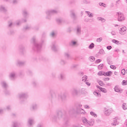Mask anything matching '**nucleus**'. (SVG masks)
Returning <instances> with one entry per match:
<instances>
[{"mask_svg": "<svg viewBox=\"0 0 127 127\" xmlns=\"http://www.w3.org/2000/svg\"><path fill=\"white\" fill-rule=\"evenodd\" d=\"M63 118V113L61 111H58L55 115L52 116V120L53 122H57L58 120H60Z\"/></svg>", "mask_w": 127, "mask_h": 127, "instance_id": "nucleus-1", "label": "nucleus"}, {"mask_svg": "<svg viewBox=\"0 0 127 127\" xmlns=\"http://www.w3.org/2000/svg\"><path fill=\"white\" fill-rule=\"evenodd\" d=\"M36 39L35 37H33L32 39V42L34 43L35 48H34V50L36 51H39L41 49V45H39L35 42Z\"/></svg>", "mask_w": 127, "mask_h": 127, "instance_id": "nucleus-2", "label": "nucleus"}, {"mask_svg": "<svg viewBox=\"0 0 127 127\" xmlns=\"http://www.w3.org/2000/svg\"><path fill=\"white\" fill-rule=\"evenodd\" d=\"M83 123L87 127H89V126H94V124L95 123L94 122V119H91V120L88 121V120H87V119H84L83 120Z\"/></svg>", "mask_w": 127, "mask_h": 127, "instance_id": "nucleus-3", "label": "nucleus"}, {"mask_svg": "<svg viewBox=\"0 0 127 127\" xmlns=\"http://www.w3.org/2000/svg\"><path fill=\"white\" fill-rule=\"evenodd\" d=\"M104 110V113L105 116H110L113 113V109H108V108L105 107Z\"/></svg>", "mask_w": 127, "mask_h": 127, "instance_id": "nucleus-4", "label": "nucleus"}, {"mask_svg": "<svg viewBox=\"0 0 127 127\" xmlns=\"http://www.w3.org/2000/svg\"><path fill=\"white\" fill-rule=\"evenodd\" d=\"M117 14L118 15V21H123L126 19L124 16V14L119 12H117Z\"/></svg>", "mask_w": 127, "mask_h": 127, "instance_id": "nucleus-5", "label": "nucleus"}, {"mask_svg": "<svg viewBox=\"0 0 127 127\" xmlns=\"http://www.w3.org/2000/svg\"><path fill=\"white\" fill-rule=\"evenodd\" d=\"M71 94L72 96L73 97H75V96H78V94H79V91H78V90L75 88H73L71 90Z\"/></svg>", "mask_w": 127, "mask_h": 127, "instance_id": "nucleus-6", "label": "nucleus"}, {"mask_svg": "<svg viewBox=\"0 0 127 127\" xmlns=\"http://www.w3.org/2000/svg\"><path fill=\"white\" fill-rule=\"evenodd\" d=\"M51 47L52 50L54 51V52H57V51H58L59 50L58 47H57V45H56V43L55 42H54L52 44Z\"/></svg>", "mask_w": 127, "mask_h": 127, "instance_id": "nucleus-7", "label": "nucleus"}, {"mask_svg": "<svg viewBox=\"0 0 127 127\" xmlns=\"http://www.w3.org/2000/svg\"><path fill=\"white\" fill-rule=\"evenodd\" d=\"M58 99L61 101H64L66 99V95L64 93H60L58 95Z\"/></svg>", "mask_w": 127, "mask_h": 127, "instance_id": "nucleus-8", "label": "nucleus"}, {"mask_svg": "<svg viewBox=\"0 0 127 127\" xmlns=\"http://www.w3.org/2000/svg\"><path fill=\"white\" fill-rule=\"evenodd\" d=\"M27 97H28V95H27V93H22L19 95V99H26V98H27Z\"/></svg>", "mask_w": 127, "mask_h": 127, "instance_id": "nucleus-9", "label": "nucleus"}, {"mask_svg": "<svg viewBox=\"0 0 127 127\" xmlns=\"http://www.w3.org/2000/svg\"><path fill=\"white\" fill-rule=\"evenodd\" d=\"M55 13H57V11H56V10H49L46 12V14L48 15H52V14Z\"/></svg>", "mask_w": 127, "mask_h": 127, "instance_id": "nucleus-10", "label": "nucleus"}, {"mask_svg": "<svg viewBox=\"0 0 127 127\" xmlns=\"http://www.w3.org/2000/svg\"><path fill=\"white\" fill-rule=\"evenodd\" d=\"M127 32V27H123L121 28L119 31V33L122 35L126 34V32Z\"/></svg>", "mask_w": 127, "mask_h": 127, "instance_id": "nucleus-11", "label": "nucleus"}, {"mask_svg": "<svg viewBox=\"0 0 127 127\" xmlns=\"http://www.w3.org/2000/svg\"><path fill=\"white\" fill-rule=\"evenodd\" d=\"M28 125L30 127L33 126V125H34V119L32 118H29L28 120Z\"/></svg>", "mask_w": 127, "mask_h": 127, "instance_id": "nucleus-12", "label": "nucleus"}, {"mask_svg": "<svg viewBox=\"0 0 127 127\" xmlns=\"http://www.w3.org/2000/svg\"><path fill=\"white\" fill-rule=\"evenodd\" d=\"M1 85L4 89H7L8 88V85L5 81H1Z\"/></svg>", "mask_w": 127, "mask_h": 127, "instance_id": "nucleus-13", "label": "nucleus"}, {"mask_svg": "<svg viewBox=\"0 0 127 127\" xmlns=\"http://www.w3.org/2000/svg\"><path fill=\"white\" fill-rule=\"evenodd\" d=\"M96 87H97V88H98V89H99V90H100V91L101 92H102L103 93H107L108 92V91H107V89H106L105 88H104L103 87H101V86H99V85H97Z\"/></svg>", "mask_w": 127, "mask_h": 127, "instance_id": "nucleus-14", "label": "nucleus"}, {"mask_svg": "<svg viewBox=\"0 0 127 127\" xmlns=\"http://www.w3.org/2000/svg\"><path fill=\"white\" fill-rule=\"evenodd\" d=\"M70 17H71V18H73V19H74V20H76L77 19V16L75 14V12L73 11H71Z\"/></svg>", "mask_w": 127, "mask_h": 127, "instance_id": "nucleus-15", "label": "nucleus"}, {"mask_svg": "<svg viewBox=\"0 0 127 127\" xmlns=\"http://www.w3.org/2000/svg\"><path fill=\"white\" fill-rule=\"evenodd\" d=\"M24 64H25V62L20 61H17L16 63L17 66H23Z\"/></svg>", "mask_w": 127, "mask_h": 127, "instance_id": "nucleus-16", "label": "nucleus"}, {"mask_svg": "<svg viewBox=\"0 0 127 127\" xmlns=\"http://www.w3.org/2000/svg\"><path fill=\"white\" fill-rule=\"evenodd\" d=\"M9 78L10 79V80H13L14 79H15V73H10L9 74Z\"/></svg>", "mask_w": 127, "mask_h": 127, "instance_id": "nucleus-17", "label": "nucleus"}, {"mask_svg": "<svg viewBox=\"0 0 127 127\" xmlns=\"http://www.w3.org/2000/svg\"><path fill=\"white\" fill-rule=\"evenodd\" d=\"M112 126H117V125H119V122H118V119L117 118H115L113 120V123L111 124Z\"/></svg>", "mask_w": 127, "mask_h": 127, "instance_id": "nucleus-18", "label": "nucleus"}, {"mask_svg": "<svg viewBox=\"0 0 127 127\" xmlns=\"http://www.w3.org/2000/svg\"><path fill=\"white\" fill-rule=\"evenodd\" d=\"M70 46H76L77 45V42L76 41L71 40L69 43Z\"/></svg>", "mask_w": 127, "mask_h": 127, "instance_id": "nucleus-19", "label": "nucleus"}, {"mask_svg": "<svg viewBox=\"0 0 127 127\" xmlns=\"http://www.w3.org/2000/svg\"><path fill=\"white\" fill-rule=\"evenodd\" d=\"M114 90L115 92H117V93H122L123 92V90L120 88H119V87H115L114 88Z\"/></svg>", "mask_w": 127, "mask_h": 127, "instance_id": "nucleus-20", "label": "nucleus"}, {"mask_svg": "<svg viewBox=\"0 0 127 127\" xmlns=\"http://www.w3.org/2000/svg\"><path fill=\"white\" fill-rule=\"evenodd\" d=\"M37 109V105L36 104H33L30 108L31 111H34Z\"/></svg>", "mask_w": 127, "mask_h": 127, "instance_id": "nucleus-21", "label": "nucleus"}, {"mask_svg": "<svg viewBox=\"0 0 127 127\" xmlns=\"http://www.w3.org/2000/svg\"><path fill=\"white\" fill-rule=\"evenodd\" d=\"M85 13H87L89 17H93V16H94V14L91 13L90 11H86Z\"/></svg>", "mask_w": 127, "mask_h": 127, "instance_id": "nucleus-22", "label": "nucleus"}, {"mask_svg": "<svg viewBox=\"0 0 127 127\" xmlns=\"http://www.w3.org/2000/svg\"><path fill=\"white\" fill-rule=\"evenodd\" d=\"M50 93L52 98H56V95H57V94L55 93V92L51 91Z\"/></svg>", "mask_w": 127, "mask_h": 127, "instance_id": "nucleus-23", "label": "nucleus"}, {"mask_svg": "<svg viewBox=\"0 0 127 127\" xmlns=\"http://www.w3.org/2000/svg\"><path fill=\"white\" fill-rule=\"evenodd\" d=\"M113 72L111 71H109L106 72H105V77H109L111 75V74H112Z\"/></svg>", "mask_w": 127, "mask_h": 127, "instance_id": "nucleus-24", "label": "nucleus"}, {"mask_svg": "<svg viewBox=\"0 0 127 127\" xmlns=\"http://www.w3.org/2000/svg\"><path fill=\"white\" fill-rule=\"evenodd\" d=\"M0 11H2V12H5L6 11V9L2 6V5H0Z\"/></svg>", "mask_w": 127, "mask_h": 127, "instance_id": "nucleus-25", "label": "nucleus"}, {"mask_svg": "<svg viewBox=\"0 0 127 127\" xmlns=\"http://www.w3.org/2000/svg\"><path fill=\"white\" fill-rule=\"evenodd\" d=\"M65 77V75H64V73H60V75H59V79L60 80H63Z\"/></svg>", "mask_w": 127, "mask_h": 127, "instance_id": "nucleus-26", "label": "nucleus"}, {"mask_svg": "<svg viewBox=\"0 0 127 127\" xmlns=\"http://www.w3.org/2000/svg\"><path fill=\"white\" fill-rule=\"evenodd\" d=\"M69 114H76V110L74 108H71L69 111Z\"/></svg>", "mask_w": 127, "mask_h": 127, "instance_id": "nucleus-27", "label": "nucleus"}, {"mask_svg": "<svg viewBox=\"0 0 127 127\" xmlns=\"http://www.w3.org/2000/svg\"><path fill=\"white\" fill-rule=\"evenodd\" d=\"M19 126H20V124L16 122L13 123V127H19Z\"/></svg>", "mask_w": 127, "mask_h": 127, "instance_id": "nucleus-28", "label": "nucleus"}, {"mask_svg": "<svg viewBox=\"0 0 127 127\" xmlns=\"http://www.w3.org/2000/svg\"><path fill=\"white\" fill-rule=\"evenodd\" d=\"M23 15L24 17H26L27 15H28V13L27 12V11H26V10H23Z\"/></svg>", "mask_w": 127, "mask_h": 127, "instance_id": "nucleus-29", "label": "nucleus"}, {"mask_svg": "<svg viewBox=\"0 0 127 127\" xmlns=\"http://www.w3.org/2000/svg\"><path fill=\"white\" fill-rule=\"evenodd\" d=\"M98 20L101 21L102 22H105L106 21V19L103 17H98L97 18Z\"/></svg>", "mask_w": 127, "mask_h": 127, "instance_id": "nucleus-30", "label": "nucleus"}, {"mask_svg": "<svg viewBox=\"0 0 127 127\" xmlns=\"http://www.w3.org/2000/svg\"><path fill=\"white\" fill-rule=\"evenodd\" d=\"M93 94L96 97H101V94L100 92H97V91H95L93 92Z\"/></svg>", "mask_w": 127, "mask_h": 127, "instance_id": "nucleus-31", "label": "nucleus"}, {"mask_svg": "<svg viewBox=\"0 0 127 127\" xmlns=\"http://www.w3.org/2000/svg\"><path fill=\"white\" fill-rule=\"evenodd\" d=\"M98 76H105V72L100 71L98 73Z\"/></svg>", "mask_w": 127, "mask_h": 127, "instance_id": "nucleus-32", "label": "nucleus"}, {"mask_svg": "<svg viewBox=\"0 0 127 127\" xmlns=\"http://www.w3.org/2000/svg\"><path fill=\"white\" fill-rule=\"evenodd\" d=\"M122 108L124 111H126L127 110V104L124 103L122 105Z\"/></svg>", "mask_w": 127, "mask_h": 127, "instance_id": "nucleus-33", "label": "nucleus"}, {"mask_svg": "<svg viewBox=\"0 0 127 127\" xmlns=\"http://www.w3.org/2000/svg\"><path fill=\"white\" fill-rule=\"evenodd\" d=\"M95 47V44L93 43H92L88 47L89 49H93Z\"/></svg>", "mask_w": 127, "mask_h": 127, "instance_id": "nucleus-34", "label": "nucleus"}, {"mask_svg": "<svg viewBox=\"0 0 127 127\" xmlns=\"http://www.w3.org/2000/svg\"><path fill=\"white\" fill-rule=\"evenodd\" d=\"M88 78V76L86 75H84L82 78V81H83V82H86L87 81V79Z\"/></svg>", "mask_w": 127, "mask_h": 127, "instance_id": "nucleus-35", "label": "nucleus"}, {"mask_svg": "<svg viewBox=\"0 0 127 127\" xmlns=\"http://www.w3.org/2000/svg\"><path fill=\"white\" fill-rule=\"evenodd\" d=\"M102 40H103V38L100 37L97 39L96 42H98V43H100V42H102Z\"/></svg>", "mask_w": 127, "mask_h": 127, "instance_id": "nucleus-36", "label": "nucleus"}, {"mask_svg": "<svg viewBox=\"0 0 127 127\" xmlns=\"http://www.w3.org/2000/svg\"><path fill=\"white\" fill-rule=\"evenodd\" d=\"M99 53H100V54H101L102 55H104L106 54V53H105V51H104L103 49H101L99 51Z\"/></svg>", "mask_w": 127, "mask_h": 127, "instance_id": "nucleus-37", "label": "nucleus"}, {"mask_svg": "<svg viewBox=\"0 0 127 127\" xmlns=\"http://www.w3.org/2000/svg\"><path fill=\"white\" fill-rule=\"evenodd\" d=\"M64 56L66 57V58H71V56H70V54L68 53H65Z\"/></svg>", "mask_w": 127, "mask_h": 127, "instance_id": "nucleus-38", "label": "nucleus"}, {"mask_svg": "<svg viewBox=\"0 0 127 127\" xmlns=\"http://www.w3.org/2000/svg\"><path fill=\"white\" fill-rule=\"evenodd\" d=\"M112 42L113 43H115V44H119L120 43V42L116 39H113Z\"/></svg>", "mask_w": 127, "mask_h": 127, "instance_id": "nucleus-39", "label": "nucleus"}, {"mask_svg": "<svg viewBox=\"0 0 127 127\" xmlns=\"http://www.w3.org/2000/svg\"><path fill=\"white\" fill-rule=\"evenodd\" d=\"M91 116H92L93 117H96L97 118V114H95L93 112H90V113Z\"/></svg>", "mask_w": 127, "mask_h": 127, "instance_id": "nucleus-40", "label": "nucleus"}, {"mask_svg": "<svg viewBox=\"0 0 127 127\" xmlns=\"http://www.w3.org/2000/svg\"><path fill=\"white\" fill-rule=\"evenodd\" d=\"M126 72V69H125V68L121 70V73L122 74V75H125Z\"/></svg>", "mask_w": 127, "mask_h": 127, "instance_id": "nucleus-41", "label": "nucleus"}, {"mask_svg": "<svg viewBox=\"0 0 127 127\" xmlns=\"http://www.w3.org/2000/svg\"><path fill=\"white\" fill-rule=\"evenodd\" d=\"M104 66V64H100L99 66H98V69H99V70H101L102 68H103V66Z\"/></svg>", "mask_w": 127, "mask_h": 127, "instance_id": "nucleus-42", "label": "nucleus"}, {"mask_svg": "<svg viewBox=\"0 0 127 127\" xmlns=\"http://www.w3.org/2000/svg\"><path fill=\"white\" fill-rule=\"evenodd\" d=\"M80 114H81V115H85V112L84 111V110L81 109L80 110Z\"/></svg>", "mask_w": 127, "mask_h": 127, "instance_id": "nucleus-43", "label": "nucleus"}, {"mask_svg": "<svg viewBox=\"0 0 127 127\" xmlns=\"http://www.w3.org/2000/svg\"><path fill=\"white\" fill-rule=\"evenodd\" d=\"M122 85H124V86L127 85V80H123L122 82Z\"/></svg>", "mask_w": 127, "mask_h": 127, "instance_id": "nucleus-44", "label": "nucleus"}, {"mask_svg": "<svg viewBox=\"0 0 127 127\" xmlns=\"http://www.w3.org/2000/svg\"><path fill=\"white\" fill-rule=\"evenodd\" d=\"M62 19H57V22H58V23H62Z\"/></svg>", "mask_w": 127, "mask_h": 127, "instance_id": "nucleus-45", "label": "nucleus"}, {"mask_svg": "<svg viewBox=\"0 0 127 127\" xmlns=\"http://www.w3.org/2000/svg\"><path fill=\"white\" fill-rule=\"evenodd\" d=\"M99 5H100V6H104V7H106V4L104 3L100 2Z\"/></svg>", "mask_w": 127, "mask_h": 127, "instance_id": "nucleus-46", "label": "nucleus"}, {"mask_svg": "<svg viewBox=\"0 0 127 127\" xmlns=\"http://www.w3.org/2000/svg\"><path fill=\"white\" fill-rule=\"evenodd\" d=\"M66 64V62H65V61L62 60L61 61V64H62V65H64V64Z\"/></svg>", "mask_w": 127, "mask_h": 127, "instance_id": "nucleus-47", "label": "nucleus"}, {"mask_svg": "<svg viewBox=\"0 0 127 127\" xmlns=\"http://www.w3.org/2000/svg\"><path fill=\"white\" fill-rule=\"evenodd\" d=\"M77 33L79 34L81 33V28H77Z\"/></svg>", "mask_w": 127, "mask_h": 127, "instance_id": "nucleus-48", "label": "nucleus"}, {"mask_svg": "<svg viewBox=\"0 0 127 127\" xmlns=\"http://www.w3.org/2000/svg\"><path fill=\"white\" fill-rule=\"evenodd\" d=\"M110 68H111V69H113V70H115V69H117V67H116V66L115 65H110Z\"/></svg>", "mask_w": 127, "mask_h": 127, "instance_id": "nucleus-49", "label": "nucleus"}, {"mask_svg": "<svg viewBox=\"0 0 127 127\" xmlns=\"http://www.w3.org/2000/svg\"><path fill=\"white\" fill-rule=\"evenodd\" d=\"M11 26H12V22L11 21L8 22V27H11Z\"/></svg>", "mask_w": 127, "mask_h": 127, "instance_id": "nucleus-50", "label": "nucleus"}, {"mask_svg": "<svg viewBox=\"0 0 127 127\" xmlns=\"http://www.w3.org/2000/svg\"><path fill=\"white\" fill-rule=\"evenodd\" d=\"M90 61H95V57H90L89 58Z\"/></svg>", "mask_w": 127, "mask_h": 127, "instance_id": "nucleus-51", "label": "nucleus"}, {"mask_svg": "<svg viewBox=\"0 0 127 127\" xmlns=\"http://www.w3.org/2000/svg\"><path fill=\"white\" fill-rule=\"evenodd\" d=\"M98 83H99V85L101 86H103V85H104L103 81H102L101 80L98 82Z\"/></svg>", "mask_w": 127, "mask_h": 127, "instance_id": "nucleus-52", "label": "nucleus"}, {"mask_svg": "<svg viewBox=\"0 0 127 127\" xmlns=\"http://www.w3.org/2000/svg\"><path fill=\"white\" fill-rule=\"evenodd\" d=\"M51 36H52V37H54L55 36V33L53 31L51 33Z\"/></svg>", "mask_w": 127, "mask_h": 127, "instance_id": "nucleus-53", "label": "nucleus"}, {"mask_svg": "<svg viewBox=\"0 0 127 127\" xmlns=\"http://www.w3.org/2000/svg\"><path fill=\"white\" fill-rule=\"evenodd\" d=\"M18 2L17 0H13L12 3L15 4V3H17Z\"/></svg>", "mask_w": 127, "mask_h": 127, "instance_id": "nucleus-54", "label": "nucleus"}, {"mask_svg": "<svg viewBox=\"0 0 127 127\" xmlns=\"http://www.w3.org/2000/svg\"><path fill=\"white\" fill-rule=\"evenodd\" d=\"M20 23H21V22H20V21H19V20H18V21H17L16 24L17 25H19L20 24Z\"/></svg>", "mask_w": 127, "mask_h": 127, "instance_id": "nucleus-55", "label": "nucleus"}, {"mask_svg": "<svg viewBox=\"0 0 127 127\" xmlns=\"http://www.w3.org/2000/svg\"><path fill=\"white\" fill-rule=\"evenodd\" d=\"M107 49L108 50H111L112 49V46H108L107 47Z\"/></svg>", "mask_w": 127, "mask_h": 127, "instance_id": "nucleus-56", "label": "nucleus"}, {"mask_svg": "<svg viewBox=\"0 0 127 127\" xmlns=\"http://www.w3.org/2000/svg\"><path fill=\"white\" fill-rule=\"evenodd\" d=\"M110 80V78L109 77H105L104 78V81H109Z\"/></svg>", "mask_w": 127, "mask_h": 127, "instance_id": "nucleus-57", "label": "nucleus"}, {"mask_svg": "<svg viewBox=\"0 0 127 127\" xmlns=\"http://www.w3.org/2000/svg\"><path fill=\"white\" fill-rule=\"evenodd\" d=\"M85 84L87 85V86H91V83L88 81H85Z\"/></svg>", "mask_w": 127, "mask_h": 127, "instance_id": "nucleus-58", "label": "nucleus"}, {"mask_svg": "<svg viewBox=\"0 0 127 127\" xmlns=\"http://www.w3.org/2000/svg\"><path fill=\"white\" fill-rule=\"evenodd\" d=\"M30 28L28 26H26L24 28V29H25V30H28V29H29Z\"/></svg>", "mask_w": 127, "mask_h": 127, "instance_id": "nucleus-59", "label": "nucleus"}, {"mask_svg": "<svg viewBox=\"0 0 127 127\" xmlns=\"http://www.w3.org/2000/svg\"><path fill=\"white\" fill-rule=\"evenodd\" d=\"M77 67V64H73L71 66V68L73 69V68H76Z\"/></svg>", "mask_w": 127, "mask_h": 127, "instance_id": "nucleus-60", "label": "nucleus"}, {"mask_svg": "<svg viewBox=\"0 0 127 127\" xmlns=\"http://www.w3.org/2000/svg\"><path fill=\"white\" fill-rule=\"evenodd\" d=\"M111 34H112V35H116V32H115V31H112V32H111Z\"/></svg>", "mask_w": 127, "mask_h": 127, "instance_id": "nucleus-61", "label": "nucleus"}, {"mask_svg": "<svg viewBox=\"0 0 127 127\" xmlns=\"http://www.w3.org/2000/svg\"><path fill=\"white\" fill-rule=\"evenodd\" d=\"M33 86H36V85H37V82H36V81H34V82H33Z\"/></svg>", "mask_w": 127, "mask_h": 127, "instance_id": "nucleus-62", "label": "nucleus"}, {"mask_svg": "<svg viewBox=\"0 0 127 127\" xmlns=\"http://www.w3.org/2000/svg\"><path fill=\"white\" fill-rule=\"evenodd\" d=\"M84 108L85 109H90V107H89V106L87 105H84Z\"/></svg>", "mask_w": 127, "mask_h": 127, "instance_id": "nucleus-63", "label": "nucleus"}, {"mask_svg": "<svg viewBox=\"0 0 127 127\" xmlns=\"http://www.w3.org/2000/svg\"><path fill=\"white\" fill-rule=\"evenodd\" d=\"M37 127H43V125L41 124H38Z\"/></svg>", "mask_w": 127, "mask_h": 127, "instance_id": "nucleus-64", "label": "nucleus"}]
</instances>
